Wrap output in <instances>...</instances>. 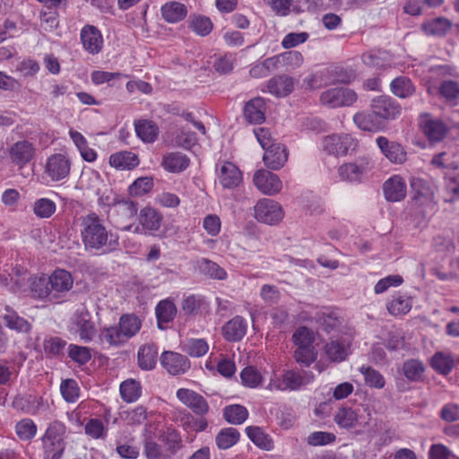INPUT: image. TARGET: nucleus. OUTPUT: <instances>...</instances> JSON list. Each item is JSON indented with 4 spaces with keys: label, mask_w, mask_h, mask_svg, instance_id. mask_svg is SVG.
I'll list each match as a JSON object with an SVG mask.
<instances>
[{
    "label": "nucleus",
    "mask_w": 459,
    "mask_h": 459,
    "mask_svg": "<svg viewBox=\"0 0 459 459\" xmlns=\"http://www.w3.org/2000/svg\"><path fill=\"white\" fill-rule=\"evenodd\" d=\"M223 417L230 424H242L248 417V411L243 405L232 404L223 410Z\"/></svg>",
    "instance_id": "5fc2aeb1"
},
{
    "label": "nucleus",
    "mask_w": 459,
    "mask_h": 459,
    "mask_svg": "<svg viewBox=\"0 0 459 459\" xmlns=\"http://www.w3.org/2000/svg\"><path fill=\"white\" fill-rule=\"evenodd\" d=\"M373 409L368 403L357 407L342 406L333 414V421L342 429H357L362 431L369 427Z\"/></svg>",
    "instance_id": "20e7f679"
},
{
    "label": "nucleus",
    "mask_w": 459,
    "mask_h": 459,
    "mask_svg": "<svg viewBox=\"0 0 459 459\" xmlns=\"http://www.w3.org/2000/svg\"><path fill=\"white\" fill-rule=\"evenodd\" d=\"M158 348L154 344H144L138 351V364L144 370H151L156 365Z\"/></svg>",
    "instance_id": "8fccbe9b"
},
{
    "label": "nucleus",
    "mask_w": 459,
    "mask_h": 459,
    "mask_svg": "<svg viewBox=\"0 0 459 459\" xmlns=\"http://www.w3.org/2000/svg\"><path fill=\"white\" fill-rule=\"evenodd\" d=\"M80 40L82 48L88 54L97 55L103 48L104 39L102 33L93 25L86 24L81 29Z\"/></svg>",
    "instance_id": "a211bd4d"
},
{
    "label": "nucleus",
    "mask_w": 459,
    "mask_h": 459,
    "mask_svg": "<svg viewBox=\"0 0 459 459\" xmlns=\"http://www.w3.org/2000/svg\"><path fill=\"white\" fill-rule=\"evenodd\" d=\"M357 140L350 134L333 133L323 136L318 144V150L327 155L334 157L346 156L357 147Z\"/></svg>",
    "instance_id": "0eeeda50"
},
{
    "label": "nucleus",
    "mask_w": 459,
    "mask_h": 459,
    "mask_svg": "<svg viewBox=\"0 0 459 459\" xmlns=\"http://www.w3.org/2000/svg\"><path fill=\"white\" fill-rule=\"evenodd\" d=\"M205 305V300L201 296L190 295L182 301V309L186 315H195Z\"/></svg>",
    "instance_id": "338daca9"
},
{
    "label": "nucleus",
    "mask_w": 459,
    "mask_h": 459,
    "mask_svg": "<svg viewBox=\"0 0 459 459\" xmlns=\"http://www.w3.org/2000/svg\"><path fill=\"white\" fill-rule=\"evenodd\" d=\"M155 314L158 321V327L160 329H165L167 324L173 321L177 315V307L173 300L166 299L160 300L156 307Z\"/></svg>",
    "instance_id": "e433bc0d"
},
{
    "label": "nucleus",
    "mask_w": 459,
    "mask_h": 459,
    "mask_svg": "<svg viewBox=\"0 0 459 459\" xmlns=\"http://www.w3.org/2000/svg\"><path fill=\"white\" fill-rule=\"evenodd\" d=\"M412 307V298L407 293L397 292L386 303V308L394 316H404Z\"/></svg>",
    "instance_id": "473e14b6"
},
{
    "label": "nucleus",
    "mask_w": 459,
    "mask_h": 459,
    "mask_svg": "<svg viewBox=\"0 0 459 459\" xmlns=\"http://www.w3.org/2000/svg\"><path fill=\"white\" fill-rule=\"evenodd\" d=\"M431 368L441 375H448L455 366V359L451 353L437 351L430 359Z\"/></svg>",
    "instance_id": "ea45409f"
},
{
    "label": "nucleus",
    "mask_w": 459,
    "mask_h": 459,
    "mask_svg": "<svg viewBox=\"0 0 459 459\" xmlns=\"http://www.w3.org/2000/svg\"><path fill=\"white\" fill-rule=\"evenodd\" d=\"M163 221L162 214L154 208L144 207L140 211L139 222L142 230L139 227L135 228V232L144 230L145 232L152 233L160 230Z\"/></svg>",
    "instance_id": "393cba45"
},
{
    "label": "nucleus",
    "mask_w": 459,
    "mask_h": 459,
    "mask_svg": "<svg viewBox=\"0 0 459 459\" xmlns=\"http://www.w3.org/2000/svg\"><path fill=\"white\" fill-rule=\"evenodd\" d=\"M359 371L364 376L365 383L368 386L378 389L385 386V381L384 377L376 369L362 366L359 368Z\"/></svg>",
    "instance_id": "0e129e2a"
},
{
    "label": "nucleus",
    "mask_w": 459,
    "mask_h": 459,
    "mask_svg": "<svg viewBox=\"0 0 459 459\" xmlns=\"http://www.w3.org/2000/svg\"><path fill=\"white\" fill-rule=\"evenodd\" d=\"M142 327V321L134 314L120 316L118 324L102 332V340L110 346H121L135 336Z\"/></svg>",
    "instance_id": "39448f33"
},
{
    "label": "nucleus",
    "mask_w": 459,
    "mask_h": 459,
    "mask_svg": "<svg viewBox=\"0 0 459 459\" xmlns=\"http://www.w3.org/2000/svg\"><path fill=\"white\" fill-rule=\"evenodd\" d=\"M80 221V236L85 250L106 254L117 249L118 237L107 229L97 213L90 212Z\"/></svg>",
    "instance_id": "f257e3e1"
},
{
    "label": "nucleus",
    "mask_w": 459,
    "mask_h": 459,
    "mask_svg": "<svg viewBox=\"0 0 459 459\" xmlns=\"http://www.w3.org/2000/svg\"><path fill=\"white\" fill-rule=\"evenodd\" d=\"M36 153L34 144L28 140H21L14 143L9 149V156L13 163L23 168L30 163Z\"/></svg>",
    "instance_id": "6ab92c4d"
},
{
    "label": "nucleus",
    "mask_w": 459,
    "mask_h": 459,
    "mask_svg": "<svg viewBox=\"0 0 459 459\" xmlns=\"http://www.w3.org/2000/svg\"><path fill=\"white\" fill-rule=\"evenodd\" d=\"M247 437L260 449L271 451L274 443L273 438L261 427L248 426L246 428Z\"/></svg>",
    "instance_id": "4c0bfd02"
},
{
    "label": "nucleus",
    "mask_w": 459,
    "mask_h": 459,
    "mask_svg": "<svg viewBox=\"0 0 459 459\" xmlns=\"http://www.w3.org/2000/svg\"><path fill=\"white\" fill-rule=\"evenodd\" d=\"M119 392L126 403H134L141 396L142 386L138 381L129 378L120 384Z\"/></svg>",
    "instance_id": "603ef678"
},
{
    "label": "nucleus",
    "mask_w": 459,
    "mask_h": 459,
    "mask_svg": "<svg viewBox=\"0 0 459 459\" xmlns=\"http://www.w3.org/2000/svg\"><path fill=\"white\" fill-rule=\"evenodd\" d=\"M5 313L3 316L5 325L11 329L14 330L18 333H28L30 332L31 325L30 324L20 316L14 310L10 308L9 307H5Z\"/></svg>",
    "instance_id": "a18cd8bd"
},
{
    "label": "nucleus",
    "mask_w": 459,
    "mask_h": 459,
    "mask_svg": "<svg viewBox=\"0 0 459 459\" xmlns=\"http://www.w3.org/2000/svg\"><path fill=\"white\" fill-rule=\"evenodd\" d=\"M67 352L68 357L79 365H85L91 359V351L88 347L70 344Z\"/></svg>",
    "instance_id": "e2e57ef3"
},
{
    "label": "nucleus",
    "mask_w": 459,
    "mask_h": 459,
    "mask_svg": "<svg viewBox=\"0 0 459 459\" xmlns=\"http://www.w3.org/2000/svg\"><path fill=\"white\" fill-rule=\"evenodd\" d=\"M98 196L100 204L107 206L114 204L117 212H125L128 217H133L136 213V207L132 202H116V199L113 196L112 192L108 188H107L106 186L105 187L102 188L101 195Z\"/></svg>",
    "instance_id": "f704fd0d"
},
{
    "label": "nucleus",
    "mask_w": 459,
    "mask_h": 459,
    "mask_svg": "<svg viewBox=\"0 0 459 459\" xmlns=\"http://www.w3.org/2000/svg\"><path fill=\"white\" fill-rule=\"evenodd\" d=\"M294 89V82L291 77L287 75H279L270 79L265 89H262L264 92H269L276 97H285L289 95Z\"/></svg>",
    "instance_id": "cd10ccee"
},
{
    "label": "nucleus",
    "mask_w": 459,
    "mask_h": 459,
    "mask_svg": "<svg viewBox=\"0 0 459 459\" xmlns=\"http://www.w3.org/2000/svg\"><path fill=\"white\" fill-rule=\"evenodd\" d=\"M109 164L117 169L125 170L135 168L139 164V160L134 152L122 151L109 157Z\"/></svg>",
    "instance_id": "a19ab883"
},
{
    "label": "nucleus",
    "mask_w": 459,
    "mask_h": 459,
    "mask_svg": "<svg viewBox=\"0 0 459 459\" xmlns=\"http://www.w3.org/2000/svg\"><path fill=\"white\" fill-rule=\"evenodd\" d=\"M70 332L77 333L84 342H90L96 334L94 323L91 315L85 310L77 311L71 322Z\"/></svg>",
    "instance_id": "2eb2a0df"
},
{
    "label": "nucleus",
    "mask_w": 459,
    "mask_h": 459,
    "mask_svg": "<svg viewBox=\"0 0 459 459\" xmlns=\"http://www.w3.org/2000/svg\"><path fill=\"white\" fill-rule=\"evenodd\" d=\"M283 384L280 386L281 389L286 391H293L299 389L303 385H307L312 381L307 372H296L293 370H288L282 375Z\"/></svg>",
    "instance_id": "37998d69"
},
{
    "label": "nucleus",
    "mask_w": 459,
    "mask_h": 459,
    "mask_svg": "<svg viewBox=\"0 0 459 459\" xmlns=\"http://www.w3.org/2000/svg\"><path fill=\"white\" fill-rule=\"evenodd\" d=\"M266 105L263 98L257 97L247 101L244 107V117L251 124H261L265 120Z\"/></svg>",
    "instance_id": "c756f323"
},
{
    "label": "nucleus",
    "mask_w": 459,
    "mask_h": 459,
    "mask_svg": "<svg viewBox=\"0 0 459 459\" xmlns=\"http://www.w3.org/2000/svg\"><path fill=\"white\" fill-rule=\"evenodd\" d=\"M255 187L265 195H275L282 188V182L278 175L266 170L259 169L253 177Z\"/></svg>",
    "instance_id": "dca6fc26"
},
{
    "label": "nucleus",
    "mask_w": 459,
    "mask_h": 459,
    "mask_svg": "<svg viewBox=\"0 0 459 459\" xmlns=\"http://www.w3.org/2000/svg\"><path fill=\"white\" fill-rule=\"evenodd\" d=\"M72 161L67 154L54 153L47 159L44 173L52 181L58 182L69 176Z\"/></svg>",
    "instance_id": "f8f14e48"
},
{
    "label": "nucleus",
    "mask_w": 459,
    "mask_h": 459,
    "mask_svg": "<svg viewBox=\"0 0 459 459\" xmlns=\"http://www.w3.org/2000/svg\"><path fill=\"white\" fill-rule=\"evenodd\" d=\"M190 159L181 152H171L163 155L161 160L162 168L169 172L178 174L188 168Z\"/></svg>",
    "instance_id": "a878e982"
},
{
    "label": "nucleus",
    "mask_w": 459,
    "mask_h": 459,
    "mask_svg": "<svg viewBox=\"0 0 459 459\" xmlns=\"http://www.w3.org/2000/svg\"><path fill=\"white\" fill-rule=\"evenodd\" d=\"M68 135L84 161L92 163L97 160V152L90 146L88 140L82 134L74 128H70Z\"/></svg>",
    "instance_id": "bb28decb"
},
{
    "label": "nucleus",
    "mask_w": 459,
    "mask_h": 459,
    "mask_svg": "<svg viewBox=\"0 0 459 459\" xmlns=\"http://www.w3.org/2000/svg\"><path fill=\"white\" fill-rule=\"evenodd\" d=\"M15 274L4 271L0 273V286L8 287L10 290L15 291L21 289L26 280V271L20 268L13 269Z\"/></svg>",
    "instance_id": "49530a36"
},
{
    "label": "nucleus",
    "mask_w": 459,
    "mask_h": 459,
    "mask_svg": "<svg viewBox=\"0 0 459 459\" xmlns=\"http://www.w3.org/2000/svg\"><path fill=\"white\" fill-rule=\"evenodd\" d=\"M355 125L364 131H378L383 127V123L373 113H356L353 117Z\"/></svg>",
    "instance_id": "de8ad7c7"
},
{
    "label": "nucleus",
    "mask_w": 459,
    "mask_h": 459,
    "mask_svg": "<svg viewBox=\"0 0 459 459\" xmlns=\"http://www.w3.org/2000/svg\"><path fill=\"white\" fill-rule=\"evenodd\" d=\"M74 286L72 274L64 269L55 270L48 279L35 277L30 283L31 292L40 299L57 301Z\"/></svg>",
    "instance_id": "f03ea898"
},
{
    "label": "nucleus",
    "mask_w": 459,
    "mask_h": 459,
    "mask_svg": "<svg viewBox=\"0 0 459 459\" xmlns=\"http://www.w3.org/2000/svg\"><path fill=\"white\" fill-rule=\"evenodd\" d=\"M247 329V321L243 317L237 316L227 322L223 326V336L230 342H237L245 336Z\"/></svg>",
    "instance_id": "72a5a7b5"
},
{
    "label": "nucleus",
    "mask_w": 459,
    "mask_h": 459,
    "mask_svg": "<svg viewBox=\"0 0 459 459\" xmlns=\"http://www.w3.org/2000/svg\"><path fill=\"white\" fill-rule=\"evenodd\" d=\"M383 192L388 202L394 203L403 200L407 193L405 180L399 175L392 176L385 181Z\"/></svg>",
    "instance_id": "b1692460"
},
{
    "label": "nucleus",
    "mask_w": 459,
    "mask_h": 459,
    "mask_svg": "<svg viewBox=\"0 0 459 459\" xmlns=\"http://www.w3.org/2000/svg\"><path fill=\"white\" fill-rule=\"evenodd\" d=\"M363 63L370 67L387 68L395 65L391 55L383 50H370L362 56Z\"/></svg>",
    "instance_id": "58836bf2"
},
{
    "label": "nucleus",
    "mask_w": 459,
    "mask_h": 459,
    "mask_svg": "<svg viewBox=\"0 0 459 459\" xmlns=\"http://www.w3.org/2000/svg\"><path fill=\"white\" fill-rule=\"evenodd\" d=\"M239 439V432L234 428L221 429L216 437V444L220 449H228L233 446Z\"/></svg>",
    "instance_id": "4d7b16f0"
},
{
    "label": "nucleus",
    "mask_w": 459,
    "mask_h": 459,
    "mask_svg": "<svg viewBox=\"0 0 459 459\" xmlns=\"http://www.w3.org/2000/svg\"><path fill=\"white\" fill-rule=\"evenodd\" d=\"M371 110L383 123L384 120L395 119L400 116L401 106L389 96H379L372 100Z\"/></svg>",
    "instance_id": "f3484780"
},
{
    "label": "nucleus",
    "mask_w": 459,
    "mask_h": 459,
    "mask_svg": "<svg viewBox=\"0 0 459 459\" xmlns=\"http://www.w3.org/2000/svg\"><path fill=\"white\" fill-rule=\"evenodd\" d=\"M390 88L391 91L395 96L402 99L411 96L415 91V87L411 81L404 76H400L393 80Z\"/></svg>",
    "instance_id": "864d4df0"
},
{
    "label": "nucleus",
    "mask_w": 459,
    "mask_h": 459,
    "mask_svg": "<svg viewBox=\"0 0 459 459\" xmlns=\"http://www.w3.org/2000/svg\"><path fill=\"white\" fill-rule=\"evenodd\" d=\"M86 435L94 439L104 438L107 429L100 419H91L84 427Z\"/></svg>",
    "instance_id": "774afa93"
},
{
    "label": "nucleus",
    "mask_w": 459,
    "mask_h": 459,
    "mask_svg": "<svg viewBox=\"0 0 459 459\" xmlns=\"http://www.w3.org/2000/svg\"><path fill=\"white\" fill-rule=\"evenodd\" d=\"M242 384L249 388H257L264 378L260 371L254 367H247L240 373Z\"/></svg>",
    "instance_id": "bf43d9fd"
},
{
    "label": "nucleus",
    "mask_w": 459,
    "mask_h": 459,
    "mask_svg": "<svg viewBox=\"0 0 459 459\" xmlns=\"http://www.w3.org/2000/svg\"><path fill=\"white\" fill-rule=\"evenodd\" d=\"M189 26L193 31L199 36H206L212 30L211 20L203 15H193L190 17Z\"/></svg>",
    "instance_id": "680f3d73"
},
{
    "label": "nucleus",
    "mask_w": 459,
    "mask_h": 459,
    "mask_svg": "<svg viewBox=\"0 0 459 459\" xmlns=\"http://www.w3.org/2000/svg\"><path fill=\"white\" fill-rule=\"evenodd\" d=\"M32 210L38 218L48 219L55 213L56 205L51 199L39 198L34 202Z\"/></svg>",
    "instance_id": "052dcab7"
},
{
    "label": "nucleus",
    "mask_w": 459,
    "mask_h": 459,
    "mask_svg": "<svg viewBox=\"0 0 459 459\" xmlns=\"http://www.w3.org/2000/svg\"><path fill=\"white\" fill-rule=\"evenodd\" d=\"M37 425L29 418L19 420L15 425V433L21 440H31L37 434Z\"/></svg>",
    "instance_id": "13d9d810"
},
{
    "label": "nucleus",
    "mask_w": 459,
    "mask_h": 459,
    "mask_svg": "<svg viewBox=\"0 0 459 459\" xmlns=\"http://www.w3.org/2000/svg\"><path fill=\"white\" fill-rule=\"evenodd\" d=\"M255 219L267 225H276L284 218L282 206L275 200L262 198L254 206Z\"/></svg>",
    "instance_id": "9d476101"
},
{
    "label": "nucleus",
    "mask_w": 459,
    "mask_h": 459,
    "mask_svg": "<svg viewBox=\"0 0 459 459\" xmlns=\"http://www.w3.org/2000/svg\"><path fill=\"white\" fill-rule=\"evenodd\" d=\"M79 184L82 188L91 192L95 195H100L105 184L100 173L93 169L82 171Z\"/></svg>",
    "instance_id": "c9c22d12"
},
{
    "label": "nucleus",
    "mask_w": 459,
    "mask_h": 459,
    "mask_svg": "<svg viewBox=\"0 0 459 459\" xmlns=\"http://www.w3.org/2000/svg\"><path fill=\"white\" fill-rule=\"evenodd\" d=\"M60 392L66 402L75 403L79 398L80 388L75 380L66 379L62 381L60 385Z\"/></svg>",
    "instance_id": "69168bd1"
},
{
    "label": "nucleus",
    "mask_w": 459,
    "mask_h": 459,
    "mask_svg": "<svg viewBox=\"0 0 459 459\" xmlns=\"http://www.w3.org/2000/svg\"><path fill=\"white\" fill-rule=\"evenodd\" d=\"M411 186L413 191L411 209L415 226L422 227L427 224L429 219L436 212L437 203L434 199V190L427 181L415 177L411 179Z\"/></svg>",
    "instance_id": "7ed1b4c3"
},
{
    "label": "nucleus",
    "mask_w": 459,
    "mask_h": 459,
    "mask_svg": "<svg viewBox=\"0 0 459 459\" xmlns=\"http://www.w3.org/2000/svg\"><path fill=\"white\" fill-rule=\"evenodd\" d=\"M357 93L346 87L328 89L321 93L320 101L329 108L349 107L356 102Z\"/></svg>",
    "instance_id": "9b49d317"
},
{
    "label": "nucleus",
    "mask_w": 459,
    "mask_h": 459,
    "mask_svg": "<svg viewBox=\"0 0 459 459\" xmlns=\"http://www.w3.org/2000/svg\"><path fill=\"white\" fill-rule=\"evenodd\" d=\"M376 143L381 152L390 162L402 164L406 160L407 153L403 146L399 143L389 141L385 136H378Z\"/></svg>",
    "instance_id": "412c9836"
},
{
    "label": "nucleus",
    "mask_w": 459,
    "mask_h": 459,
    "mask_svg": "<svg viewBox=\"0 0 459 459\" xmlns=\"http://www.w3.org/2000/svg\"><path fill=\"white\" fill-rule=\"evenodd\" d=\"M402 371L407 380L419 382L423 378L425 366L422 361L411 359L403 362Z\"/></svg>",
    "instance_id": "3c124183"
},
{
    "label": "nucleus",
    "mask_w": 459,
    "mask_h": 459,
    "mask_svg": "<svg viewBox=\"0 0 459 459\" xmlns=\"http://www.w3.org/2000/svg\"><path fill=\"white\" fill-rule=\"evenodd\" d=\"M219 184L223 188L232 189L240 185L243 175L240 169L230 161H220L216 165Z\"/></svg>",
    "instance_id": "4468645a"
},
{
    "label": "nucleus",
    "mask_w": 459,
    "mask_h": 459,
    "mask_svg": "<svg viewBox=\"0 0 459 459\" xmlns=\"http://www.w3.org/2000/svg\"><path fill=\"white\" fill-rule=\"evenodd\" d=\"M183 350L189 356L199 358L204 356L208 352L209 344L203 338H190L184 342Z\"/></svg>",
    "instance_id": "6e6d98bb"
},
{
    "label": "nucleus",
    "mask_w": 459,
    "mask_h": 459,
    "mask_svg": "<svg viewBox=\"0 0 459 459\" xmlns=\"http://www.w3.org/2000/svg\"><path fill=\"white\" fill-rule=\"evenodd\" d=\"M187 13V7L180 2H167L160 7L161 17L169 23H178L183 21Z\"/></svg>",
    "instance_id": "2f4dec72"
},
{
    "label": "nucleus",
    "mask_w": 459,
    "mask_h": 459,
    "mask_svg": "<svg viewBox=\"0 0 459 459\" xmlns=\"http://www.w3.org/2000/svg\"><path fill=\"white\" fill-rule=\"evenodd\" d=\"M160 364L173 376L184 374L190 368L188 359L174 351H164L160 356Z\"/></svg>",
    "instance_id": "4be33fe9"
},
{
    "label": "nucleus",
    "mask_w": 459,
    "mask_h": 459,
    "mask_svg": "<svg viewBox=\"0 0 459 459\" xmlns=\"http://www.w3.org/2000/svg\"><path fill=\"white\" fill-rule=\"evenodd\" d=\"M292 340L297 346L295 359L298 362L309 366L316 359V351L313 345L315 333L306 326L299 327L292 335Z\"/></svg>",
    "instance_id": "6e6552de"
},
{
    "label": "nucleus",
    "mask_w": 459,
    "mask_h": 459,
    "mask_svg": "<svg viewBox=\"0 0 459 459\" xmlns=\"http://www.w3.org/2000/svg\"><path fill=\"white\" fill-rule=\"evenodd\" d=\"M452 27V22L445 17H437L422 23L421 29L429 36H444Z\"/></svg>",
    "instance_id": "79ce46f5"
},
{
    "label": "nucleus",
    "mask_w": 459,
    "mask_h": 459,
    "mask_svg": "<svg viewBox=\"0 0 459 459\" xmlns=\"http://www.w3.org/2000/svg\"><path fill=\"white\" fill-rule=\"evenodd\" d=\"M264 164L271 169H281L288 160L286 148L281 143H273L264 152Z\"/></svg>",
    "instance_id": "c85d7f7f"
},
{
    "label": "nucleus",
    "mask_w": 459,
    "mask_h": 459,
    "mask_svg": "<svg viewBox=\"0 0 459 459\" xmlns=\"http://www.w3.org/2000/svg\"><path fill=\"white\" fill-rule=\"evenodd\" d=\"M351 341L350 334L332 338L324 347L327 359L334 363L344 361L351 353Z\"/></svg>",
    "instance_id": "ddd939ff"
},
{
    "label": "nucleus",
    "mask_w": 459,
    "mask_h": 459,
    "mask_svg": "<svg viewBox=\"0 0 459 459\" xmlns=\"http://www.w3.org/2000/svg\"><path fill=\"white\" fill-rule=\"evenodd\" d=\"M316 320L324 331L330 333L341 324L337 313L331 308L324 307L316 311Z\"/></svg>",
    "instance_id": "c03bdc74"
},
{
    "label": "nucleus",
    "mask_w": 459,
    "mask_h": 459,
    "mask_svg": "<svg viewBox=\"0 0 459 459\" xmlns=\"http://www.w3.org/2000/svg\"><path fill=\"white\" fill-rule=\"evenodd\" d=\"M196 265L202 273L212 279L223 281L228 276L227 272L222 267L207 258L197 260Z\"/></svg>",
    "instance_id": "09e8293b"
},
{
    "label": "nucleus",
    "mask_w": 459,
    "mask_h": 459,
    "mask_svg": "<svg viewBox=\"0 0 459 459\" xmlns=\"http://www.w3.org/2000/svg\"><path fill=\"white\" fill-rule=\"evenodd\" d=\"M134 131L138 138L145 143H154L160 134L157 124L150 119H138L134 122Z\"/></svg>",
    "instance_id": "7c9ffc66"
},
{
    "label": "nucleus",
    "mask_w": 459,
    "mask_h": 459,
    "mask_svg": "<svg viewBox=\"0 0 459 459\" xmlns=\"http://www.w3.org/2000/svg\"><path fill=\"white\" fill-rule=\"evenodd\" d=\"M65 426L60 422H53L42 437L44 459H60L65 449Z\"/></svg>",
    "instance_id": "1a4fd4ad"
},
{
    "label": "nucleus",
    "mask_w": 459,
    "mask_h": 459,
    "mask_svg": "<svg viewBox=\"0 0 459 459\" xmlns=\"http://www.w3.org/2000/svg\"><path fill=\"white\" fill-rule=\"evenodd\" d=\"M420 126L426 137L431 142L441 141L447 132V126L441 120L434 118L429 114L420 116Z\"/></svg>",
    "instance_id": "aec40b11"
},
{
    "label": "nucleus",
    "mask_w": 459,
    "mask_h": 459,
    "mask_svg": "<svg viewBox=\"0 0 459 459\" xmlns=\"http://www.w3.org/2000/svg\"><path fill=\"white\" fill-rule=\"evenodd\" d=\"M177 397L195 414L204 415L209 411V405L205 399L193 390L180 388L177 391Z\"/></svg>",
    "instance_id": "5701e85b"
},
{
    "label": "nucleus",
    "mask_w": 459,
    "mask_h": 459,
    "mask_svg": "<svg viewBox=\"0 0 459 459\" xmlns=\"http://www.w3.org/2000/svg\"><path fill=\"white\" fill-rule=\"evenodd\" d=\"M374 167L373 159L363 155L342 163L337 169V173L342 181L358 185L369 178Z\"/></svg>",
    "instance_id": "423d86ee"
}]
</instances>
